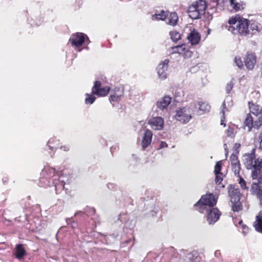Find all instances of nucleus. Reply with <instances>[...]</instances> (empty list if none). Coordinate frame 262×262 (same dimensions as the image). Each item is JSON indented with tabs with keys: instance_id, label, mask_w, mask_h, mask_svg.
Here are the masks:
<instances>
[{
	"instance_id": "f257e3e1",
	"label": "nucleus",
	"mask_w": 262,
	"mask_h": 262,
	"mask_svg": "<svg viewBox=\"0 0 262 262\" xmlns=\"http://www.w3.org/2000/svg\"><path fill=\"white\" fill-rule=\"evenodd\" d=\"M62 176L56 174L55 169L48 166L44 167L41 172L39 179V186L41 187L54 186L56 193L63 189L65 183L61 180Z\"/></svg>"
},
{
	"instance_id": "f03ea898",
	"label": "nucleus",
	"mask_w": 262,
	"mask_h": 262,
	"mask_svg": "<svg viewBox=\"0 0 262 262\" xmlns=\"http://www.w3.org/2000/svg\"><path fill=\"white\" fill-rule=\"evenodd\" d=\"M244 164L248 169H252L251 177L253 180L258 178L259 174L262 173V159H255V149L253 148L250 153L245 154L244 156Z\"/></svg>"
},
{
	"instance_id": "7ed1b4c3",
	"label": "nucleus",
	"mask_w": 262,
	"mask_h": 262,
	"mask_svg": "<svg viewBox=\"0 0 262 262\" xmlns=\"http://www.w3.org/2000/svg\"><path fill=\"white\" fill-rule=\"evenodd\" d=\"M228 24V30L233 34L245 36L249 32L248 20L238 16L229 18Z\"/></svg>"
},
{
	"instance_id": "20e7f679",
	"label": "nucleus",
	"mask_w": 262,
	"mask_h": 262,
	"mask_svg": "<svg viewBox=\"0 0 262 262\" xmlns=\"http://www.w3.org/2000/svg\"><path fill=\"white\" fill-rule=\"evenodd\" d=\"M110 90V88L109 86L101 87L100 82L96 81L92 89L91 93L85 94V103L87 104H92L96 99L94 95L99 97L105 96L108 93Z\"/></svg>"
},
{
	"instance_id": "39448f33",
	"label": "nucleus",
	"mask_w": 262,
	"mask_h": 262,
	"mask_svg": "<svg viewBox=\"0 0 262 262\" xmlns=\"http://www.w3.org/2000/svg\"><path fill=\"white\" fill-rule=\"evenodd\" d=\"M217 197L211 193H206L202 196L194 206L198 207V210L204 213L205 210L213 208L217 203Z\"/></svg>"
},
{
	"instance_id": "423d86ee",
	"label": "nucleus",
	"mask_w": 262,
	"mask_h": 262,
	"mask_svg": "<svg viewBox=\"0 0 262 262\" xmlns=\"http://www.w3.org/2000/svg\"><path fill=\"white\" fill-rule=\"evenodd\" d=\"M207 2L199 0L193 3L189 7L188 13L190 17L193 19H199L205 14V10L209 7Z\"/></svg>"
},
{
	"instance_id": "0eeeda50",
	"label": "nucleus",
	"mask_w": 262,
	"mask_h": 262,
	"mask_svg": "<svg viewBox=\"0 0 262 262\" xmlns=\"http://www.w3.org/2000/svg\"><path fill=\"white\" fill-rule=\"evenodd\" d=\"M192 111L189 106L179 107L176 111L175 119L182 123H186L192 118Z\"/></svg>"
},
{
	"instance_id": "6e6552de",
	"label": "nucleus",
	"mask_w": 262,
	"mask_h": 262,
	"mask_svg": "<svg viewBox=\"0 0 262 262\" xmlns=\"http://www.w3.org/2000/svg\"><path fill=\"white\" fill-rule=\"evenodd\" d=\"M212 2V9L214 8L216 6H220L224 7V6L229 5L234 11H238L243 9L242 5L235 2V0H211Z\"/></svg>"
},
{
	"instance_id": "1a4fd4ad",
	"label": "nucleus",
	"mask_w": 262,
	"mask_h": 262,
	"mask_svg": "<svg viewBox=\"0 0 262 262\" xmlns=\"http://www.w3.org/2000/svg\"><path fill=\"white\" fill-rule=\"evenodd\" d=\"M70 41L76 48L80 47L84 42H87L88 44L90 43L88 36L82 33L73 34L70 38Z\"/></svg>"
},
{
	"instance_id": "9d476101",
	"label": "nucleus",
	"mask_w": 262,
	"mask_h": 262,
	"mask_svg": "<svg viewBox=\"0 0 262 262\" xmlns=\"http://www.w3.org/2000/svg\"><path fill=\"white\" fill-rule=\"evenodd\" d=\"M170 50V54L178 53L186 58H190L193 54L192 52L189 50V48L185 44L172 47Z\"/></svg>"
},
{
	"instance_id": "9b49d317",
	"label": "nucleus",
	"mask_w": 262,
	"mask_h": 262,
	"mask_svg": "<svg viewBox=\"0 0 262 262\" xmlns=\"http://www.w3.org/2000/svg\"><path fill=\"white\" fill-rule=\"evenodd\" d=\"M207 212L206 220L209 225H213L220 219L221 212L217 208H212L206 210Z\"/></svg>"
},
{
	"instance_id": "f8f14e48",
	"label": "nucleus",
	"mask_w": 262,
	"mask_h": 262,
	"mask_svg": "<svg viewBox=\"0 0 262 262\" xmlns=\"http://www.w3.org/2000/svg\"><path fill=\"white\" fill-rule=\"evenodd\" d=\"M169 63L168 59H165L161 63H159L157 67V70L159 77L161 79H164L166 78V71L168 69Z\"/></svg>"
},
{
	"instance_id": "ddd939ff",
	"label": "nucleus",
	"mask_w": 262,
	"mask_h": 262,
	"mask_svg": "<svg viewBox=\"0 0 262 262\" xmlns=\"http://www.w3.org/2000/svg\"><path fill=\"white\" fill-rule=\"evenodd\" d=\"M148 124L155 130H161L163 128L164 120L161 117L151 118L148 120Z\"/></svg>"
},
{
	"instance_id": "4468645a",
	"label": "nucleus",
	"mask_w": 262,
	"mask_h": 262,
	"mask_svg": "<svg viewBox=\"0 0 262 262\" xmlns=\"http://www.w3.org/2000/svg\"><path fill=\"white\" fill-rule=\"evenodd\" d=\"M152 138V133L149 129H147L142 137L141 141V146L143 149H145L148 147L151 142Z\"/></svg>"
},
{
	"instance_id": "2eb2a0df",
	"label": "nucleus",
	"mask_w": 262,
	"mask_h": 262,
	"mask_svg": "<svg viewBox=\"0 0 262 262\" xmlns=\"http://www.w3.org/2000/svg\"><path fill=\"white\" fill-rule=\"evenodd\" d=\"M228 193L231 199V202L240 201L242 194L238 188H235L234 186L230 185L228 188Z\"/></svg>"
},
{
	"instance_id": "dca6fc26",
	"label": "nucleus",
	"mask_w": 262,
	"mask_h": 262,
	"mask_svg": "<svg viewBox=\"0 0 262 262\" xmlns=\"http://www.w3.org/2000/svg\"><path fill=\"white\" fill-rule=\"evenodd\" d=\"M189 42L192 45H196L199 43L201 36L197 30L194 29H190V32L187 37Z\"/></svg>"
},
{
	"instance_id": "f3484780",
	"label": "nucleus",
	"mask_w": 262,
	"mask_h": 262,
	"mask_svg": "<svg viewBox=\"0 0 262 262\" xmlns=\"http://www.w3.org/2000/svg\"><path fill=\"white\" fill-rule=\"evenodd\" d=\"M256 57L254 54L248 53L246 55L245 63L247 68L249 70H252L254 68L256 62Z\"/></svg>"
},
{
	"instance_id": "a211bd4d",
	"label": "nucleus",
	"mask_w": 262,
	"mask_h": 262,
	"mask_svg": "<svg viewBox=\"0 0 262 262\" xmlns=\"http://www.w3.org/2000/svg\"><path fill=\"white\" fill-rule=\"evenodd\" d=\"M195 107L197 109L198 114L199 115H202L208 112L210 110V106L206 102H199L198 104L195 105Z\"/></svg>"
},
{
	"instance_id": "6ab92c4d",
	"label": "nucleus",
	"mask_w": 262,
	"mask_h": 262,
	"mask_svg": "<svg viewBox=\"0 0 262 262\" xmlns=\"http://www.w3.org/2000/svg\"><path fill=\"white\" fill-rule=\"evenodd\" d=\"M171 100V98L170 97L165 96L157 102V107L161 110H163L168 106L170 104Z\"/></svg>"
},
{
	"instance_id": "aec40b11",
	"label": "nucleus",
	"mask_w": 262,
	"mask_h": 262,
	"mask_svg": "<svg viewBox=\"0 0 262 262\" xmlns=\"http://www.w3.org/2000/svg\"><path fill=\"white\" fill-rule=\"evenodd\" d=\"M26 253V250L23 245L18 244L16 245L14 254L16 258L19 260L21 259Z\"/></svg>"
},
{
	"instance_id": "412c9836",
	"label": "nucleus",
	"mask_w": 262,
	"mask_h": 262,
	"mask_svg": "<svg viewBox=\"0 0 262 262\" xmlns=\"http://www.w3.org/2000/svg\"><path fill=\"white\" fill-rule=\"evenodd\" d=\"M249 107L250 113L253 115L256 116L262 115V108L260 105L249 102Z\"/></svg>"
},
{
	"instance_id": "4be33fe9",
	"label": "nucleus",
	"mask_w": 262,
	"mask_h": 262,
	"mask_svg": "<svg viewBox=\"0 0 262 262\" xmlns=\"http://www.w3.org/2000/svg\"><path fill=\"white\" fill-rule=\"evenodd\" d=\"M253 119L250 114L247 115L246 118L244 121L245 128H247L248 132H250L253 127Z\"/></svg>"
},
{
	"instance_id": "5701e85b",
	"label": "nucleus",
	"mask_w": 262,
	"mask_h": 262,
	"mask_svg": "<svg viewBox=\"0 0 262 262\" xmlns=\"http://www.w3.org/2000/svg\"><path fill=\"white\" fill-rule=\"evenodd\" d=\"M166 17L168 20L167 24L169 25L174 26L177 24L178 17L176 12H172L169 14H167Z\"/></svg>"
},
{
	"instance_id": "b1692460",
	"label": "nucleus",
	"mask_w": 262,
	"mask_h": 262,
	"mask_svg": "<svg viewBox=\"0 0 262 262\" xmlns=\"http://www.w3.org/2000/svg\"><path fill=\"white\" fill-rule=\"evenodd\" d=\"M167 12L164 11L163 10L161 11V12L159 14L156 13L151 16V19L152 20H164L166 18L167 16Z\"/></svg>"
},
{
	"instance_id": "393cba45",
	"label": "nucleus",
	"mask_w": 262,
	"mask_h": 262,
	"mask_svg": "<svg viewBox=\"0 0 262 262\" xmlns=\"http://www.w3.org/2000/svg\"><path fill=\"white\" fill-rule=\"evenodd\" d=\"M237 129V126L235 125L229 126L227 129V136L231 138H234Z\"/></svg>"
},
{
	"instance_id": "a878e982",
	"label": "nucleus",
	"mask_w": 262,
	"mask_h": 262,
	"mask_svg": "<svg viewBox=\"0 0 262 262\" xmlns=\"http://www.w3.org/2000/svg\"><path fill=\"white\" fill-rule=\"evenodd\" d=\"M169 34L171 40L174 42H177L181 38V34L176 30L170 31Z\"/></svg>"
},
{
	"instance_id": "bb28decb",
	"label": "nucleus",
	"mask_w": 262,
	"mask_h": 262,
	"mask_svg": "<svg viewBox=\"0 0 262 262\" xmlns=\"http://www.w3.org/2000/svg\"><path fill=\"white\" fill-rule=\"evenodd\" d=\"M232 203V209L234 212H238L242 209V205L240 201L231 202Z\"/></svg>"
},
{
	"instance_id": "cd10ccee",
	"label": "nucleus",
	"mask_w": 262,
	"mask_h": 262,
	"mask_svg": "<svg viewBox=\"0 0 262 262\" xmlns=\"http://www.w3.org/2000/svg\"><path fill=\"white\" fill-rule=\"evenodd\" d=\"M237 178H238L237 181L240 185L241 189L244 190H248V187L247 186V183L245 180L241 176H238Z\"/></svg>"
},
{
	"instance_id": "c85d7f7f",
	"label": "nucleus",
	"mask_w": 262,
	"mask_h": 262,
	"mask_svg": "<svg viewBox=\"0 0 262 262\" xmlns=\"http://www.w3.org/2000/svg\"><path fill=\"white\" fill-rule=\"evenodd\" d=\"M238 154V151L236 154H232L230 157V160L231 161V165L239 164H240L239 161L238 159L237 154Z\"/></svg>"
},
{
	"instance_id": "c756f323",
	"label": "nucleus",
	"mask_w": 262,
	"mask_h": 262,
	"mask_svg": "<svg viewBox=\"0 0 262 262\" xmlns=\"http://www.w3.org/2000/svg\"><path fill=\"white\" fill-rule=\"evenodd\" d=\"M222 106L223 107V110L222 111V113L223 114V116H222L221 120V124L222 125H224V126H225L226 124L224 123L225 119V113L226 111H228V110H227V108L226 107V102L225 101L223 102Z\"/></svg>"
},
{
	"instance_id": "7c9ffc66",
	"label": "nucleus",
	"mask_w": 262,
	"mask_h": 262,
	"mask_svg": "<svg viewBox=\"0 0 262 262\" xmlns=\"http://www.w3.org/2000/svg\"><path fill=\"white\" fill-rule=\"evenodd\" d=\"M232 170L234 172L235 176L237 177L239 176V172L241 170V164L231 165Z\"/></svg>"
},
{
	"instance_id": "2f4dec72",
	"label": "nucleus",
	"mask_w": 262,
	"mask_h": 262,
	"mask_svg": "<svg viewBox=\"0 0 262 262\" xmlns=\"http://www.w3.org/2000/svg\"><path fill=\"white\" fill-rule=\"evenodd\" d=\"M222 162L221 161L217 162L215 165V167H214V173H221V171L222 169Z\"/></svg>"
},
{
	"instance_id": "473e14b6",
	"label": "nucleus",
	"mask_w": 262,
	"mask_h": 262,
	"mask_svg": "<svg viewBox=\"0 0 262 262\" xmlns=\"http://www.w3.org/2000/svg\"><path fill=\"white\" fill-rule=\"evenodd\" d=\"M260 222H262V216L259 214L256 216V220L254 223L255 228H259L258 227Z\"/></svg>"
},
{
	"instance_id": "72a5a7b5",
	"label": "nucleus",
	"mask_w": 262,
	"mask_h": 262,
	"mask_svg": "<svg viewBox=\"0 0 262 262\" xmlns=\"http://www.w3.org/2000/svg\"><path fill=\"white\" fill-rule=\"evenodd\" d=\"M215 183L216 184H220L222 182V181H223V175L222 174V173H215Z\"/></svg>"
},
{
	"instance_id": "f704fd0d",
	"label": "nucleus",
	"mask_w": 262,
	"mask_h": 262,
	"mask_svg": "<svg viewBox=\"0 0 262 262\" xmlns=\"http://www.w3.org/2000/svg\"><path fill=\"white\" fill-rule=\"evenodd\" d=\"M121 96V94H115L113 95H111L110 97V100L113 101H118Z\"/></svg>"
},
{
	"instance_id": "c9c22d12",
	"label": "nucleus",
	"mask_w": 262,
	"mask_h": 262,
	"mask_svg": "<svg viewBox=\"0 0 262 262\" xmlns=\"http://www.w3.org/2000/svg\"><path fill=\"white\" fill-rule=\"evenodd\" d=\"M234 61L238 68H242L243 67V62L239 57H235Z\"/></svg>"
},
{
	"instance_id": "e433bc0d",
	"label": "nucleus",
	"mask_w": 262,
	"mask_h": 262,
	"mask_svg": "<svg viewBox=\"0 0 262 262\" xmlns=\"http://www.w3.org/2000/svg\"><path fill=\"white\" fill-rule=\"evenodd\" d=\"M233 88V83L230 82L226 85V91L227 93H229Z\"/></svg>"
},
{
	"instance_id": "4c0bfd02",
	"label": "nucleus",
	"mask_w": 262,
	"mask_h": 262,
	"mask_svg": "<svg viewBox=\"0 0 262 262\" xmlns=\"http://www.w3.org/2000/svg\"><path fill=\"white\" fill-rule=\"evenodd\" d=\"M242 229H243V232L245 235H246L249 231V228L246 225H243Z\"/></svg>"
},
{
	"instance_id": "58836bf2",
	"label": "nucleus",
	"mask_w": 262,
	"mask_h": 262,
	"mask_svg": "<svg viewBox=\"0 0 262 262\" xmlns=\"http://www.w3.org/2000/svg\"><path fill=\"white\" fill-rule=\"evenodd\" d=\"M261 122L260 121H255V123H254V124H253V127L256 128V129H258L259 127L260 126V125H261Z\"/></svg>"
},
{
	"instance_id": "ea45409f",
	"label": "nucleus",
	"mask_w": 262,
	"mask_h": 262,
	"mask_svg": "<svg viewBox=\"0 0 262 262\" xmlns=\"http://www.w3.org/2000/svg\"><path fill=\"white\" fill-rule=\"evenodd\" d=\"M167 146V144L165 142L162 141L160 143V147H159V149H161V148H164V147H165Z\"/></svg>"
},
{
	"instance_id": "a19ab883",
	"label": "nucleus",
	"mask_w": 262,
	"mask_h": 262,
	"mask_svg": "<svg viewBox=\"0 0 262 262\" xmlns=\"http://www.w3.org/2000/svg\"><path fill=\"white\" fill-rule=\"evenodd\" d=\"M224 147L225 151V156L227 157L228 154V149L226 143H224Z\"/></svg>"
},
{
	"instance_id": "79ce46f5",
	"label": "nucleus",
	"mask_w": 262,
	"mask_h": 262,
	"mask_svg": "<svg viewBox=\"0 0 262 262\" xmlns=\"http://www.w3.org/2000/svg\"><path fill=\"white\" fill-rule=\"evenodd\" d=\"M215 256L217 258H220L221 256V253L220 250H216L214 252Z\"/></svg>"
},
{
	"instance_id": "37998d69",
	"label": "nucleus",
	"mask_w": 262,
	"mask_h": 262,
	"mask_svg": "<svg viewBox=\"0 0 262 262\" xmlns=\"http://www.w3.org/2000/svg\"><path fill=\"white\" fill-rule=\"evenodd\" d=\"M107 186L108 188L110 189H113L116 187V185L113 183H108Z\"/></svg>"
},
{
	"instance_id": "c03bdc74",
	"label": "nucleus",
	"mask_w": 262,
	"mask_h": 262,
	"mask_svg": "<svg viewBox=\"0 0 262 262\" xmlns=\"http://www.w3.org/2000/svg\"><path fill=\"white\" fill-rule=\"evenodd\" d=\"M258 228H255V230L258 232L262 233V222L260 223Z\"/></svg>"
},
{
	"instance_id": "a18cd8bd",
	"label": "nucleus",
	"mask_w": 262,
	"mask_h": 262,
	"mask_svg": "<svg viewBox=\"0 0 262 262\" xmlns=\"http://www.w3.org/2000/svg\"><path fill=\"white\" fill-rule=\"evenodd\" d=\"M241 147V144L239 143H235L234 145L233 148L235 150H237Z\"/></svg>"
},
{
	"instance_id": "49530a36",
	"label": "nucleus",
	"mask_w": 262,
	"mask_h": 262,
	"mask_svg": "<svg viewBox=\"0 0 262 262\" xmlns=\"http://www.w3.org/2000/svg\"><path fill=\"white\" fill-rule=\"evenodd\" d=\"M258 141L260 144L262 143V132H261L258 136Z\"/></svg>"
},
{
	"instance_id": "de8ad7c7",
	"label": "nucleus",
	"mask_w": 262,
	"mask_h": 262,
	"mask_svg": "<svg viewBox=\"0 0 262 262\" xmlns=\"http://www.w3.org/2000/svg\"><path fill=\"white\" fill-rule=\"evenodd\" d=\"M60 148H61V149H63V150H64V151H68V150H69V148L68 146H61V147H60Z\"/></svg>"
},
{
	"instance_id": "09e8293b",
	"label": "nucleus",
	"mask_w": 262,
	"mask_h": 262,
	"mask_svg": "<svg viewBox=\"0 0 262 262\" xmlns=\"http://www.w3.org/2000/svg\"><path fill=\"white\" fill-rule=\"evenodd\" d=\"M53 141H54V139H50L49 140V142H48V144H51L53 142Z\"/></svg>"
},
{
	"instance_id": "8fccbe9b",
	"label": "nucleus",
	"mask_w": 262,
	"mask_h": 262,
	"mask_svg": "<svg viewBox=\"0 0 262 262\" xmlns=\"http://www.w3.org/2000/svg\"><path fill=\"white\" fill-rule=\"evenodd\" d=\"M242 223H243L242 220H240V221H239V222H238V224H239V225H241V224H242Z\"/></svg>"
},
{
	"instance_id": "3c124183",
	"label": "nucleus",
	"mask_w": 262,
	"mask_h": 262,
	"mask_svg": "<svg viewBox=\"0 0 262 262\" xmlns=\"http://www.w3.org/2000/svg\"><path fill=\"white\" fill-rule=\"evenodd\" d=\"M114 149V147H111V151L112 152V153L113 154V149Z\"/></svg>"
},
{
	"instance_id": "603ef678",
	"label": "nucleus",
	"mask_w": 262,
	"mask_h": 262,
	"mask_svg": "<svg viewBox=\"0 0 262 262\" xmlns=\"http://www.w3.org/2000/svg\"><path fill=\"white\" fill-rule=\"evenodd\" d=\"M49 147L50 148L53 149L54 147L53 146H51L50 145H49Z\"/></svg>"
}]
</instances>
